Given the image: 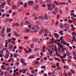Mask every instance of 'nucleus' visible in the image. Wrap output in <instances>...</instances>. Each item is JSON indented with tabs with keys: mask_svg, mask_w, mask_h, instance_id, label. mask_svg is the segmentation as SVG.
<instances>
[{
	"mask_svg": "<svg viewBox=\"0 0 76 76\" xmlns=\"http://www.w3.org/2000/svg\"><path fill=\"white\" fill-rule=\"evenodd\" d=\"M11 0H7V2H8V3L11 2Z\"/></svg>",
	"mask_w": 76,
	"mask_h": 76,
	"instance_id": "69168bd1",
	"label": "nucleus"
},
{
	"mask_svg": "<svg viewBox=\"0 0 76 76\" xmlns=\"http://www.w3.org/2000/svg\"><path fill=\"white\" fill-rule=\"evenodd\" d=\"M61 61L62 63H63L65 64V60L64 59L62 58L61 59Z\"/></svg>",
	"mask_w": 76,
	"mask_h": 76,
	"instance_id": "dca6fc26",
	"label": "nucleus"
},
{
	"mask_svg": "<svg viewBox=\"0 0 76 76\" xmlns=\"http://www.w3.org/2000/svg\"><path fill=\"white\" fill-rule=\"evenodd\" d=\"M39 7V5H37L35 7V9H38Z\"/></svg>",
	"mask_w": 76,
	"mask_h": 76,
	"instance_id": "412c9836",
	"label": "nucleus"
},
{
	"mask_svg": "<svg viewBox=\"0 0 76 76\" xmlns=\"http://www.w3.org/2000/svg\"><path fill=\"white\" fill-rule=\"evenodd\" d=\"M42 6H43V7H46V5H45V4H43L42 5Z\"/></svg>",
	"mask_w": 76,
	"mask_h": 76,
	"instance_id": "13d9d810",
	"label": "nucleus"
},
{
	"mask_svg": "<svg viewBox=\"0 0 76 76\" xmlns=\"http://www.w3.org/2000/svg\"><path fill=\"white\" fill-rule=\"evenodd\" d=\"M20 61L21 63H24V59L23 58H22L20 59Z\"/></svg>",
	"mask_w": 76,
	"mask_h": 76,
	"instance_id": "6ab92c4d",
	"label": "nucleus"
},
{
	"mask_svg": "<svg viewBox=\"0 0 76 76\" xmlns=\"http://www.w3.org/2000/svg\"><path fill=\"white\" fill-rule=\"evenodd\" d=\"M18 57V56H17V55H16V54H15L14 55V57L15 58H16Z\"/></svg>",
	"mask_w": 76,
	"mask_h": 76,
	"instance_id": "c85d7f7f",
	"label": "nucleus"
},
{
	"mask_svg": "<svg viewBox=\"0 0 76 76\" xmlns=\"http://www.w3.org/2000/svg\"><path fill=\"white\" fill-rule=\"evenodd\" d=\"M12 9L13 10H15V9L16 8H17V7H16V5H13L12 6Z\"/></svg>",
	"mask_w": 76,
	"mask_h": 76,
	"instance_id": "6e6552de",
	"label": "nucleus"
},
{
	"mask_svg": "<svg viewBox=\"0 0 76 76\" xmlns=\"http://www.w3.org/2000/svg\"><path fill=\"white\" fill-rule=\"evenodd\" d=\"M43 52H41L40 53V55L42 56H43Z\"/></svg>",
	"mask_w": 76,
	"mask_h": 76,
	"instance_id": "0e129e2a",
	"label": "nucleus"
},
{
	"mask_svg": "<svg viewBox=\"0 0 76 76\" xmlns=\"http://www.w3.org/2000/svg\"><path fill=\"white\" fill-rule=\"evenodd\" d=\"M33 40L34 41L36 42H37V41H38V40H37V39H36V38H34L33 39Z\"/></svg>",
	"mask_w": 76,
	"mask_h": 76,
	"instance_id": "7c9ffc66",
	"label": "nucleus"
},
{
	"mask_svg": "<svg viewBox=\"0 0 76 76\" xmlns=\"http://www.w3.org/2000/svg\"><path fill=\"white\" fill-rule=\"evenodd\" d=\"M6 41V43H5V45H8V42H7V40H5Z\"/></svg>",
	"mask_w": 76,
	"mask_h": 76,
	"instance_id": "4d7b16f0",
	"label": "nucleus"
},
{
	"mask_svg": "<svg viewBox=\"0 0 76 76\" xmlns=\"http://www.w3.org/2000/svg\"><path fill=\"white\" fill-rule=\"evenodd\" d=\"M33 32L36 33L37 32H38V31L37 30H35L33 31Z\"/></svg>",
	"mask_w": 76,
	"mask_h": 76,
	"instance_id": "72a5a7b5",
	"label": "nucleus"
},
{
	"mask_svg": "<svg viewBox=\"0 0 76 76\" xmlns=\"http://www.w3.org/2000/svg\"><path fill=\"white\" fill-rule=\"evenodd\" d=\"M40 31H41L42 33L43 32H44V29L43 28H42Z\"/></svg>",
	"mask_w": 76,
	"mask_h": 76,
	"instance_id": "bf43d9fd",
	"label": "nucleus"
},
{
	"mask_svg": "<svg viewBox=\"0 0 76 76\" xmlns=\"http://www.w3.org/2000/svg\"><path fill=\"white\" fill-rule=\"evenodd\" d=\"M11 39L12 41H16V39L14 37H13L12 38H12Z\"/></svg>",
	"mask_w": 76,
	"mask_h": 76,
	"instance_id": "c756f323",
	"label": "nucleus"
},
{
	"mask_svg": "<svg viewBox=\"0 0 76 76\" xmlns=\"http://www.w3.org/2000/svg\"><path fill=\"white\" fill-rule=\"evenodd\" d=\"M54 35L56 36L55 37L57 39H58V38H59L58 36H60V35L58 34H54Z\"/></svg>",
	"mask_w": 76,
	"mask_h": 76,
	"instance_id": "20e7f679",
	"label": "nucleus"
},
{
	"mask_svg": "<svg viewBox=\"0 0 76 76\" xmlns=\"http://www.w3.org/2000/svg\"><path fill=\"white\" fill-rule=\"evenodd\" d=\"M47 5L48 6H49V7H51V5L49 4H47Z\"/></svg>",
	"mask_w": 76,
	"mask_h": 76,
	"instance_id": "49530a36",
	"label": "nucleus"
},
{
	"mask_svg": "<svg viewBox=\"0 0 76 76\" xmlns=\"http://www.w3.org/2000/svg\"><path fill=\"white\" fill-rule=\"evenodd\" d=\"M13 71H14V76H16V72H15V71H14V70H13Z\"/></svg>",
	"mask_w": 76,
	"mask_h": 76,
	"instance_id": "5fc2aeb1",
	"label": "nucleus"
},
{
	"mask_svg": "<svg viewBox=\"0 0 76 76\" xmlns=\"http://www.w3.org/2000/svg\"><path fill=\"white\" fill-rule=\"evenodd\" d=\"M14 35H16V36H17V37H19V35L17 34V33L16 31H14Z\"/></svg>",
	"mask_w": 76,
	"mask_h": 76,
	"instance_id": "ddd939ff",
	"label": "nucleus"
},
{
	"mask_svg": "<svg viewBox=\"0 0 76 76\" xmlns=\"http://www.w3.org/2000/svg\"><path fill=\"white\" fill-rule=\"evenodd\" d=\"M2 30L1 32H4V31H5V28L4 27H3L2 28Z\"/></svg>",
	"mask_w": 76,
	"mask_h": 76,
	"instance_id": "a211bd4d",
	"label": "nucleus"
},
{
	"mask_svg": "<svg viewBox=\"0 0 76 76\" xmlns=\"http://www.w3.org/2000/svg\"><path fill=\"white\" fill-rule=\"evenodd\" d=\"M36 23L37 24V25H41V23L39 22V21H37L36 22Z\"/></svg>",
	"mask_w": 76,
	"mask_h": 76,
	"instance_id": "9b49d317",
	"label": "nucleus"
},
{
	"mask_svg": "<svg viewBox=\"0 0 76 76\" xmlns=\"http://www.w3.org/2000/svg\"><path fill=\"white\" fill-rule=\"evenodd\" d=\"M23 66H26V65H27V64L26 63L24 62L23 63Z\"/></svg>",
	"mask_w": 76,
	"mask_h": 76,
	"instance_id": "a19ab883",
	"label": "nucleus"
},
{
	"mask_svg": "<svg viewBox=\"0 0 76 76\" xmlns=\"http://www.w3.org/2000/svg\"><path fill=\"white\" fill-rule=\"evenodd\" d=\"M59 25L60 26V28H63V25L62 23H60Z\"/></svg>",
	"mask_w": 76,
	"mask_h": 76,
	"instance_id": "f8f14e48",
	"label": "nucleus"
},
{
	"mask_svg": "<svg viewBox=\"0 0 76 76\" xmlns=\"http://www.w3.org/2000/svg\"><path fill=\"white\" fill-rule=\"evenodd\" d=\"M48 76H50V75H52L53 74L52 72H49L48 73Z\"/></svg>",
	"mask_w": 76,
	"mask_h": 76,
	"instance_id": "79ce46f5",
	"label": "nucleus"
},
{
	"mask_svg": "<svg viewBox=\"0 0 76 76\" xmlns=\"http://www.w3.org/2000/svg\"><path fill=\"white\" fill-rule=\"evenodd\" d=\"M66 53L67 56H70V54H71L70 52H69L68 51H66Z\"/></svg>",
	"mask_w": 76,
	"mask_h": 76,
	"instance_id": "1a4fd4ad",
	"label": "nucleus"
},
{
	"mask_svg": "<svg viewBox=\"0 0 76 76\" xmlns=\"http://www.w3.org/2000/svg\"><path fill=\"white\" fill-rule=\"evenodd\" d=\"M24 7H27V3H25L24 5Z\"/></svg>",
	"mask_w": 76,
	"mask_h": 76,
	"instance_id": "b1692460",
	"label": "nucleus"
},
{
	"mask_svg": "<svg viewBox=\"0 0 76 76\" xmlns=\"http://www.w3.org/2000/svg\"><path fill=\"white\" fill-rule=\"evenodd\" d=\"M9 56V55H6L4 57L5 58H8V57Z\"/></svg>",
	"mask_w": 76,
	"mask_h": 76,
	"instance_id": "5701e85b",
	"label": "nucleus"
},
{
	"mask_svg": "<svg viewBox=\"0 0 76 76\" xmlns=\"http://www.w3.org/2000/svg\"><path fill=\"white\" fill-rule=\"evenodd\" d=\"M18 12L19 13H20L22 12V9H21V8L19 9L18 10Z\"/></svg>",
	"mask_w": 76,
	"mask_h": 76,
	"instance_id": "2f4dec72",
	"label": "nucleus"
},
{
	"mask_svg": "<svg viewBox=\"0 0 76 76\" xmlns=\"http://www.w3.org/2000/svg\"><path fill=\"white\" fill-rule=\"evenodd\" d=\"M41 69H44V68H45V66H41Z\"/></svg>",
	"mask_w": 76,
	"mask_h": 76,
	"instance_id": "c03bdc74",
	"label": "nucleus"
},
{
	"mask_svg": "<svg viewBox=\"0 0 76 76\" xmlns=\"http://www.w3.org/2000/svg\"><path fill=\"white\" fill-rule=\"evenodd\" d=\"M6 17H9L10 16V15H9V14H7L6 15Z\"/></svg>",
	"mask_w": 76,
	"mask_h": 76,
	"instance_id": "e2e57ef3",
	"label": "nucleus"
},
{
	"mask_svg": "<svg viewBox=\"0 0 76 76\" xmlns=\"http://www.w3.org/2000/svg\"><path fill=\"white\" fill-rule=\"evenodd\" d=\"M61 69V66H58L57 67V70H60Z\"/></svg>",
	"mask_w": 76,
	"mask_h": 76,
	"instance_id": "9d476101",
	"label": "nucleus"
},
{
	"mask_svg": "<svg viewBox=\"0 0 76 76\" xmlns=\"http://www.w3.org/2000/svg\"><path fill=\"white\" fill-rule=\"evenodd\" d=\"M48 10H51L52 8H51V7H48Z\"/></svg>",
	"mask_w": 76,
	"mask_h": 76,
	"instance_id": "a18cd8bd",
	"label": "nucleus"
},
{
	"mask_svg": "<svg viewBox=\"0 0 76 76\" xmlns=\"http://www.w3.org/2000/svg\"><path fill=\"white\" fill-rule=\"evenodd\" d=\"M44 18L45 20H47L48 19V16L47 15H45L44 16Z\"/></svg>",
	"mask_w": 76,
	"mask_h": 76,
	"instance_id": "4468645a",
	"label": "nucleus"
},
{
	"mask_svg": "<svg viewBox=\"0 0 76 76\" xmlns=\"http://www.w3.org/2000/svg\"><path fill=\"white\" fill-rule=\"evenodd\" d=\"M72 36H73V37H72V39H75V36H74V35H72Z\"/></svg>",
	"mask_w": 76,
	"mask_h": 76,
	"instance_id": "09e8293b",
	"label": "nucleus"
},
{
	"mask_svg": "<svg viewBox=\"0 0 76 76\" xmlns=\"http://www.w3.org/2000/svg\"><path fill=\"white\" fill-rule=\"evenodd\" d=\"M69 22L70 23L72 24V21H71V20H69Z\"/></svg>",
	"mask_w": 76,
	"mask_h": 76,
	"instance_id": "864d4df0",
	"label": "nucleus"
},
{
	"mask_svg": "<svg viewBox=\"0 0 76 76\" xmlns=\"http://www.w3.org/2000/svg\"><path fill=\"white\" fill-rule=\"evenodd\" d=\"M39 19H42V20H43L44 19V17L43 16H40L39 17Z\"/></svg>",
	"mask_w": 76,
	"mask_h": 76,
	"instance_id": "aec40b11",
	"label": "nucleus"
},
{
	"mask_svg": "<svg viewBox=\"0 0 76 76\" xmlns=\"http://www.w3.org/2000/svg\"><path fill=\"white\" fill-rule=\"evenodd\" d=\"M64 50H65V48H62V50H61V51H64Z\"/></svg>",
	"mask_w": 76,
	"mask_h": 76,
	"instance_id": "774afa93",
	"label": "nucleus"
},
{
	"mask_svg": "<svg viewBox=\"0 0 76 76\" xmlns=\"http://www.w3.org/2000/svg\"><path fill=\"white\" fill-rule=\"evenodd\" d=\"M76 53L75 52V51H73V55H74V56H76Z\"/></svg>",
	"mask_w": 76,
	"mask_h": 76,
	"instance_id": "cd10ccee",
	"label": "nucleus"
},
{
	"mask_svg": "<svg viewBox=\"0 0 76 76\" xmlns=\"http://www.w3.org/2000/svg\"><path fill=\"white\" fill-rule=\"evenodd\" d=\"M66 56H67V54H64V56H62V58H66Z\"/></svg>",
	"mask_w": 76,
	"mask_h": 76,
	"instance_id": "4be33fe9",
	"label": "nucleus"
},
{
	"mask_svg": "<svg viewBox=\"0 0 76 76\" xmlns=\"http://www.w3.org/2000/svg\"><path fill=\"white\" fill-rule=\"evenodd\" d=\"M70 71L72 73H75V71H74V70H73L72 69H71Z\"/></svg>",
	"mask_w": 76,
	"mask_h": 76,
	"instance_id": "4c0bfd02",
	"label": "nucleus"
},
{
	"mask_svg": "<svg viewBox=\"0 0 76 76\" xmlns=\"http://www.w3.org/2000/svg\"><path fill=\"white\" fill-rule=\"evenodd\" d=\"M6 14L4 13L3 14V15L2 16V18H4L5 16H6Z\"/></svg>",
	"mask_w": 76,
	"mask_h": 76,
	"instance_id": "ea45409f",
	"label": "nucleus"
},
{
	"mask_svg": "<svg viewBox=\"0 0 76 76\" xmlns=\"http://www.w3.org/2000/svg\"><path fill=\"white\" fill-rule=\"evenodd\" d=\"M26 32L27 33H28V32H29L31 31V30L28 28H27V29H26Z\"/></svg>",
	"mask_w": 76,
	"mask_h": 76,
	"instance_id": "2eb2a0df",
	"label": "nucleus"
},
{
	"mask_svg": "<svg viewBox=\"0 0 76 76\" xmlns=\"http://www.w3.org/2000/svg\"><path fill=\"white\" fill-rule=\"evenodd\" d=\"M68 75H69V76H71L72 75V73L70 72H68Z\"/></svg>",
	"mask_w": 76,
	"mask_h": 76,
	"instance_id": "37998d69",
	"label": "nucleus"
},
{
	"mask_svg": "<svg viewBox=\"0 0 76 76\" xmlns=\"http://www.w3.org/2000/svg\"><path fill=\"white\" fill-rule=\"evenodd\" d=\"M14 71L15 72H18V71H19V69H14Z\"/></svg>",
	"mask_w": 76,
	"mask_h": 76,
	"instance_id": "c9c22d12",
	"label": "nucleus"
},
{
	"mask_svg": "<svg viewBox=\"0 0 76 76\" xmlns=\"http://www.w3.org/2000/svg\"><path fill=\"white\" fill-rule=\"evenodd\" d=\"M0 35H1V36L2 37H4V32H1L0 33Z\"/></svg>",
	"mask_w": 76,
	"mask_h": 76,
	"instance_id": "7ed1b4c3",
	"label": "nucleus"
},
{
	"mask_svg": "<svg viewBox=\"0 0 76 76\" xmlns=\"http://www.w3.org/2000/svg\"><path fill=\"white\" fill-rule=\"evenodd\" d=\"M10 59L11 60V61H14V59L13 58H10Z\"/></svg>",
	"mask_w": 76,
	"mask_h": 76,
	"instance_id": "6e6d98bb",
	"label": "nucleus"
},
{
	"mask_svg": "<svg viewBox=\"0 0 76 76\" xmlns=\"http://www.w3.org/2000/svg\"><path fill=\"white\" fill-rule=\"evenodd\" d=\"M55 12H56V13H57V12L59 11V10H58V8H57V7H56L55 9Z\"/></svg>",
	"mask_w": 76,
	"mask_h": 76,
	"instance_id": "39448f33",
	"label": "nucleus"
},
{
	"mask_svg": "<svg viewBox=\"0 0 76 76\" xmlns=\"http://www.w3.org/2000/svg\"><path fill=\"white\" fill-rule=\"evenodd\" d=\"M52 10L54 9V8H55V7H56V4H53V5L52 6Z\"/></svg>",
	"mask_w": 76,
	"mask_h": 76,
	"instance_id": "a878e982",
	"label": "nucleus"
},
{
	"mask_svg": "<svg viewBox=\"0 0 76 76\" xmlns=\"http://www.w3.org/2000/svg\"><path fill=\"white\" fill-rule=\"evenodd\" d=\"M16 26V24L15 23H14L12 24V27H13V28H14V27H15V26Z\"/></svg>",
	"mask_w": 76,
	"mask_h": 76,
	"instance_id": "3c124183",
	"label": "nucleus"
},
{
	"mask_svg": "<svg viewBox=\"0 0 76 76\" xmlns=\"http://www.w3.org/2000/svg\"><path fill=\"white\" fill-rule=\"evenodd\" d=\"M35 27L37 29H39V26H38V25H36L35 26Z\"/></svg>",
	"mask_w": 76,
	"mask_h": 76,
	"instance_id": "bb28decb",
	"label": "nucleus"
},
{
	"mask_svg": "<svg viewBox=\"0 0 76 76\" xmlns=\"http://www.w3.org/2000/svg\"><path fill=\"white\" fill-rule=\"evenodd\" d=\"M61 4H63V5H64V4H66V2H64V3L63 2H61Z\"/></svg>",
	"mask_w": 76,
	"mask_h": 76,
	"instance_id": "8fccbe9b",
	"label": "nucleus"
},
{
	"mask_svg": "<svg viewBox=\"0 0 76 76\" xmlns=\"http://www.w3.org/2000/svg\"><path fill=\"white\" fill-rule=\"evenodd\" d=\"M28 6H31L34 4V1H29L28 2Z\"/></svg>",
	"mask_w": 76,
	"mask_h": 76,
	"instance_id": "f257e3e1",
	"label": "nucleus"
},
{
	"mask_svg": "<svg viewBox=\"0 0 76 76\" xmlns=\"http://www.w3.org/2000/svg\"><path fill=\"white\" fill-rule=\"evenodd\" d=\"M16 66H18L19 65V62H17L15 64Z\"/></svg>",
	"mask_w": 76,
	"mask_h": 76,
	"instance_id": "de8ad7c7",
	"label": "nucleus"
},
{
	"mask_svg": "<svg viewBox=\"0 0 76 76\" xmlns=\"http://www.w3.org/2000/svg\"><path fill=\"white\" fill-rule=\"evenodd\" d=\"M35 72L34 71V70H32L31 71V73H32L34 74V73H35Z\"/></svg>",
	"mask_w": 76,
	"mask_h": 76,
	"instance_id": "e433bc0d",
	"label": "nucleus"
},
{
	"mask_svg": "<svg viewBox=\"0 0 76 76\" xmlns=\"http://www.w3.org/2000/svg\"><path fill=\"white\" fill-rule=\"evenodd\" d=\"M34 44H32L31 45H30V47L31 48H34Z\"/></svg>",
	"mask_w": 76,
	"mask_h": 76,
	"instance_id": "473e14b6",
	"label": "nucleus"
},
{
	"mask_svg": "<svg viewBox=\"0 0 76 76\" xmlns=\"http://www.w3.org/2000/svg\"><path fill=\"white\" fill-rule=\"evenodd\" d=\"M63 31L62 30H60L59 32V34H60L61 35H64V34L63 32Z\"/></svg>",
	"mask_w": 76,
	"mask_h": 76,
	"instance_id": "0eeeda50",
	"label": "nucleus"
},
{
	"mask_svg": "<svg viewBox=\"0 0 76 76\" xmlns=\"http://www.w3.org/2000/svg\"><path fill=\"white\" fill-rule=\"evenodd\" d=\"M69 26V24L67 23H66L64 24V28H67L68 26Z\"/></svg>",
	"mask_w": 76,
	"mask_h": 76,
	"instance_id": "423d86ee",
	"label": "nucleus"
},
{
	"mask_svg": "<svg viewBox=\"0 0 76 76\" xmlns=\"http://www.w3.org/2000/svg\"><path fill=\"white\" fill-rule=\"evenodd\" d=\"M54 3H55V4H56V5H57L58 3H57V1H54Z\"/></svg>",
	"mask_w": 76,
	"mask_h": 76,
	"instance_id": "338daca9",
	"label": "nucleus"
},
{
	"mask_svg": "<svg viewBox=\"0 0 76 76\" xmlns=\"http://www.w3.org/2000/svg\"><path fill=\"white\" fill-rule=\"evenodd\" d=\"M13 48V46L12 45H10L9 46V49H12Z\"/></svg>",
	"mask_w": 76,
	"mask_h": 76,
	"instance_id": "f3484780",
	"label": "nucleus"
},
{
	"mask_svg": "<svg viewBox=\"0 0 76 76\" xmlns=\"http://www.w3.org/2000/svg\"><path fill=\"white\" fill-rule=\"evenodd\" d=\"M46 2H48V3H50V2H51V0H46Z\"/></svg>",
	"mask_w": 76,
	"mask_h": 76,
	"instance_id": "f704fd0d",
	"label": "nucleus"
},
{
	"mask_svg": "<svg viewBox=\"0 0 76 76\" xmlns=\"http://www.w3.org/2000/svg\"><path fill=\"white\" fill-rule=\"evenodd\" d=\"M11 31V30H10V29H8L7 30V31L8 32H10Z\"/></svg>",
	"mask_w": 76,
	"mask_h": 76,
	"instance_id": "58836bf2",
	"label": "nucleus"
},
{
	"mask_svg": "<svg viewBox=\"0 0 76 76\" xmlns=\"http://www.w3.org/2000/svg\"><path fill=\"white\" fill-rule=\"evenodd\" d=\"M55 60H58V61H60V59H59V58H55Z\"/></svg>",
	"mask_w": 76,
	"mask_h": 76,
	"instance_id": "393cba45",
	"label": "nucleus"
},
{
	"mask_svg": "<svg viewBox=\"0 0 76 76\" xmlns=\"http://www.w3.org/2000/svg\"><path fill=\"white\" fill-rule=\"evenodd\" d=\"M31 29H32V30H34V29H35V28L34 27H32Z\"/></svg>",
	"mask_w": 76,
	"mask_h": 76,
	"instance_id": "052dcab7",
	"label": "nucleus"
},
{
	"mask_svg": "<svg viewBox=\"0 0 76 76\" xmlns=\"http://www.w3.org/2000/svg\"><path fill=\"white\" fill-rule=\"evenodd\" d=\"M51 67L53 68V69H55L56 67V66H51Z\"/></svg>",
	"mask_w": 76,
	"mask_h": 76,
	"instance_id": "603ef678",
	"label": "nucleus"
},
{
	"mask_svg": "<svg viewBox=\"0 0 76 76\" xmlns=\"http://www.w3.org/2000/svg\"><path fill=\"white\" fill-rule=\"evenodd\" d=\"M6 4V2H4L1 4V5L0 6V7L1 9L3 8L4 7V6Z\"/></svg>",
	"mask_w": 76,
	"mask_h": 76,
	"instance_id": "f03ea898",
	"label": "nucleus"
},
{
	"mask_svg": "<svg viewBox=\"0 0 76 76\" xmlns=\"http://www.w3.org/2000/svg\"><path fill=\"white\" fill-rule=\"evenodd\" d=\"M31 51H32V50H31V49L30 48L29 50H28V52H31Z\"/></svg>",
	"mask_w": 76,
	"mask_h": 76,
	"instance_id": "680f3d73",
	"label": "nucleus"
}]
</instances>
